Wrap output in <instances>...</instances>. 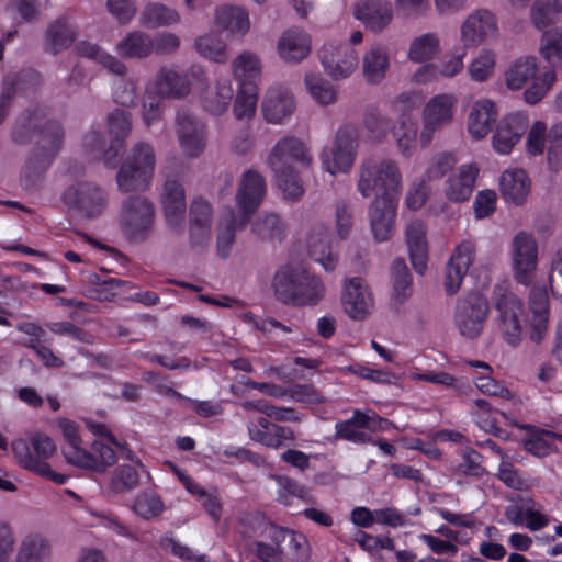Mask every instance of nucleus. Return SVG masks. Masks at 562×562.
<instances>
[{
	"instance_id": "1",
	"label": "nucleus",
	"mask_w": 562,
	"mask_h": 562,
	"mask_svg": "<svg viewBox=\"0 0 562 562\" xmlns=\"http://www.w3.org/2000/svg\"><path fill=\"white\" fill-rule=\"evenodd\" d=\"M274 297L285 305L314 306L325 296V285L315 274L301 266H281L273 276Z\"/></svg>"
},
{
	"instance_id": "2",
	"label": "nucleus",
	"mask_w": 562,
	"mask_h": 562,
	"mask_svg": "<svg viewBox=\"0 0 562 562\" xmlns=\"http://www.w3.org/2000/svg\"><path fill=\"white\" fill-rule=\"evenodd\" d=\"M358 190L368 198L374 190L400 196L402 191V175L396 162L389 158L370 157L360 166Z\"/></svg>"
},
{
	"instance_id": "3",
	"label": "nucleus",
	"mask_w": 562,
	"mask_h": 562,
	"mask_svg": "<svg viewBox=\"0 0 562 562\" xmlns=\"http://www.w3.org/2000/svg\"><path fill=\"white\" fill-rule=\"evenodd\" d=\"M61 200L69 214L79 220H94L108 206L106 192L93 182L82 181L69 186Z\"/></svg>"
},
{
	"instance_id": "4",
	"label": "nucleus",
	"mask_w": 562,
	"mask_h": 562,
	"mask_svg": "<svg viewBox=\"0 0 562 562\" xmlns=\"http://www.w3.org/2000/svg\"><path fill=\"white\" fill-rule=\"evenodd\" d=\"M154 204L143 195H131L122 202L119 224L124 236L132 241L145 240L154 224Z\"/></svg>"
},
{
	"instance_id": "5",
	"label": "nucleus",
	"mask_w": 562,
	"mask_h": 562,
	"mask_svg": "<svg viewBox=\"0 0 562 562\" xmlns=\"http://www.w3.org/2000/svg\"><path fill=\"white\" fill-rule=\"evenodd\" d=\"M490 313L488 301L480 292H470L458 299L453 313V324L467 339H476L484 330Z\"/></svg>"
},
{
	"instance_id": "6",
	"label": "nucleus",
	"mask_w": 562,
	"mask_h": 562,
	"mask_svg": "<svg viewBox=\"0 0 562 562\" xmlns=\"http://www.w3.org/2000/svg\"><path fill=\"white\" fill-rule=\"evenodd\" d=\"M492 303L498 313L499 327L504 339L510 346L521 340L522 327L520 316L524 305L521 300L505 284H496L492 292Z\"/></svg>"
},
{
	"instance_id": "7",
	"label": "nucleus",
	"mask_w": 562,
	"mask_h": 562,
	"mask_svg": "<svg viewBox=\"0 0 562 562\" xmlns=\"http://www.w3.org/2000/svg\"><path fill=\"white\" fill-rule=\"evenodd\" d=\"M325 74L334 80L348 78L357 69V50L348 43L329 40L317 52Z\"/></svg>"
},
{
	"instance_id": "8",
	"label": "nucleus",
	"mask_w": 562,
	"mask_h": 562,
	"mask_svg": "<svg viewBox=\"0 0 562 562\" xmlns=\"http://www.w3.org/2000/svg\"><path fill=\"white\" fill-rule=\"evenodd\" d=\"M176 134L183 155L200 157L207 143L205 124L187 109H180L175 117Z\"/></svg>"
},
{
	"instance_id": "9",
	"label": "nucleus",
	"mask_w": 562,
	"mask_h": 562,
	"mask_svg": "<svg viewBox=\"0 0 562 562\" xmlns=\"http://www.w3.org/2000/svg\"><path fill=\"white\" fill-rule=\"evenodd\" d=\"M510 255L515 280L529 285L538 261V245L533 236L526 232L517 233L512 241Z\"/></svg>"
},
{
	"instance_id": "10",
	"label": "nucleus",
	"mask_w": 562,
	"mask_h": 562,
	"mask_svg": "<svg viewBox=\"0 0 562 562\" xmlns=\"http://www.w3.org/2000/svg\"><path fill=\"white\" fill-rule=\"evenodd\" d=\"M266 193V179L259 171L248 169L241 175L235 198L241 226L250 221L252 214L261 205Z\"/></svg>"
},
{
	"instance_id": "11",
	"label": "nucleus",
	"mask_w": 562,
	"mask_h": 562,
	"mask_svg": "<svg viewBox=\"0 0 562 562\" xmlns=\"http://www.w3.org/2000/svg\"><path fill=\"white\" fill-rule=\"evenodd\" d=\"M397 200L391 193H381L370 204L368 216L375 240L386 241L393 235Z\"/></svg>"
},
{
	"instance_id": "12",
	"label": "nucleus",
	"mask_w": 562,
	"mask_h": 562,
	"mask_svg": "<svg viewBox=\"0 0 562 562\" xmlns=\"http://www.w3.org/2000/svg\"><path fill=\"white\" fill-rule=\"evenodd\" d=\"M497 32L495 14L487 9H477L462 23L461 41L465 47H475L496 37Z\"/></svg>"
},
{
	"instance_id": "13",
	"label": "nucleus",
	"mask_w": 562,
	"mask_h": 562,
	"mask_svg": "<svg viewBox=\"0 0 562 562\" xmlns=\"http://www.w3.org/2000/svg\"><path fill=\"white\" fill-rule=\"evenodd\" d=\"M64 128L57 120L37 122V171L47 170L61 149Z\"/></svg>"
},
{
	"instance_id": "14",
	"label": "nucleus",
	"mask_w": 562,
	"mask_h": 562,
	"mask_svg": "<svg viewBox=\"0 0 562 562\" xmlns=\"http://www.w3.org/2000/svg\"><path fill=\"white\" fill-rule=\"evenodd\" d=\"M358 147V133L355 126H341L335 137L330 151L331 161L323 159L325 168L335 175L338 171H347L353 164Z\"/></svg>"
},
{
	"instance_id": "15",
	"label": "nucleus",
	"mask_w": 562,
	"mask_h": 562,
	"mask_svg": "<svg viewBox=\"0 0 562 562\" xmlns=\"http://www.w3.org/2000/svg\"><path fill=\"white\" fill-rule=\"evenodd\" d=\"M530 339L540 344L548 331L550 318V299L546 285L533 284L528 295Z\"/></svg>"
},
{
	"instance_id": "16",
	"label": "nucleus",
	"mask_w": 562,
	"mask_h": 562,
	"mask_svg": "<svg viewBox=\"0 0 562 562\" xmlns=\"http://www.w3.org/2000/svg\"><path fill=\"white\" fill-rule=\"evenodd\" d=\"M527 115L515 112L504 116L496 125L492 137L493 148L501 155H507L521 139L528 128Z\"/></svg>"
},
{
	"instance_id": "17",
	"label": "nucleus",
	"mask_w": 562,
	"mask_h": 562,
	"mask_svg": "<svg viewBox=\"0 0 562 562\" xmlns=\"http://www.w3.org/2000/svg\"><path fill=\"white\" fill-rule=\"evenodd\" d=\"M312 158L304 143L294 137L285 136L277 142L268 155L267 164L270 169L293 167L292 164H301L306 167Z\"/></svg>"
},
{
	"instance_id": "18",
	"label": "nucleus",
	"mask_w": 562,
	"mask_h": 562,
	"mask_svg": "<svg viewBox=\"0 0 562 562\" xmlns=\"http://www.w3.org/2000/svg\"><path fill=\"white\" fill-rule=\"evenodd\" d=\"M296 108L294 95L283 86L270 87L262 101L261 110L267 122L281 124L290 119Z\"/></svg>"
},
{
	"instance_id": "19",
	"label": "nucleus",
	"mask_w": 562,
	"mask_h": 562,
	"mask_svg": "<svg viewBox=\"0 0 562 562\" xmlns=\"http://www.w3.org/2000/svg\"><path fill=\"white\" fill-rule=\"evenodd\" d=\"M213 211L203 198H195L189 210V235L193 248H203L210 240Z\"/></svg>"
},
{
	"instance_id": "20",
	"label": "nucleus",
	"mask_w": 562,
	"mask_h": 562,
	"mask_svg": "<svg viewBox=\"0 0 562 562\" xmlns=\"http://www.w3.org/2000/svg\"><path fill=\"white\" fill-rule=\"evenodd\" d=\"M475 257V246L471 240L461 241L452 254L446 269L445 289L454 294L462 283Z\"/></svg>"
},
{
	"instance_id": "21",
	"label": "nucleus",
	"mask_w": 562,
	"mask_h": 562,
	"mask_svg": "<svg viewBox=\"0 0 562 562\" xmlns=\"http://www.w3.org/2000/svg\"><path fill=\"white\" fill-rule=\"evenodd\" d=\"M345 312L352 319H363L373 306V300L362 278L355 277L346 281L342 294Z\"/></svg>"
},
{
	"instance_id": "22",
	"label": "nucleus",
	"mask_w": 562,
	"mask_h": 562,
	"mask_svg": "<svg viewBox=\"0 0 562 562\" xmlns=\"http://www.w3.org/2000/svg\"><path fill=\"white\" fill-rule=\"evenodd\" d=\"M161 204L168 225L177 233H182L187 206L182 184L175 179H167L162 187Z\"/></svg>"
},
{
	"instance_id": "23",
	"label": "nucleus",
	"mask_w": 562,
	"mask_h": 562,
	"mask_svg": "<svg viewBox=\"0 0 562 562\" xmlns=\"http://www.w3.org/2000/svg\"><path fill=\"white\" fill-rule=\"evenodd\" d=\"M453 100L440 94L430 99L424 110V130L420 134L424 144L429 143L435 131L448 124L452 119Z\"/></svg>"
},
{
	"instance_id": "24",
	"label": "nucleus",
	"mask_w": 562,
	"mask_h": 562,
	"mask_svg": "<svg viewBox=\"0 0 562 562\" xmlns=\"http://www.w3.org/2000/svg\"><path fill=\"white\" fill-rule=\"evenodd\" d=\"M59 427L67 445L63 448V454L69 464L79 468L97 465V458L81 448V439L78 435V425L67 418L59 419Z\"/></svg>"
},
{
	"instance_id": "25",
	"label": "nucleus",
	"mask_w": 562,
	"mask_h": 562,
	"mask_svg": "<svg viewBox=\"0 0 562 562\" xmlns=\"http://www.w3.org/2000/svg\"><path fill=\"white\" fill-rule=\"evenodd\" d=\"M108 127L114 139L104 153V164L113 168L116 165V157L123 147V142L132 131L131 114L125 110L115 109L108 115Z\"/></svg>"
},
{
	"instance_id": "26",
	"label": "nucleus",
	"mask_w": 562,
	"mask_h": 562,
	"mask_svg": "<svg viewBox=\"0 0 562 562\" xmlns=\"http://www.w3.org/2000/svg\"><path fill=\"white\" fill-rule=\"evenodd\" d=\"M355 16L371 31L381 32L393 19L392 5L386 0H363L356 5Z\"/></svg>"
},
{
	"instance_id": "27",
	"label": "nucleus",
	"mask_w": 562,
	"mask_h": 562,
	"mask_svg": "<svg viewBox=\"0 0 562 562\" xmlns=\"http://www.w3.org/2000/svg\"><path fill=\"white\" fill-rule=\"evenodd\" d=\"M405 235L413 268L418 274H424L427 269L428 260V245L424 222L420 220L409 222Z\"/></svg>"
},
{
	"instance_id": "28",
	"label": "nucleus",
	"mask_w": 562,
	"mask_h": 562,
	"mask_svg": "<svg viewBox=\"0 0 562 562\" xmlns=\"http://www.w3.org/2000/svg\"><path fill=\"white\" fill-rule=\"evenodd\" d=\"M310 257L321 263L326 271H333L338 262V255L331 249V234L328 228L314 227L307 237Z\"/></svg>"
},
{
	"instance_id": "29",
	"label": "nucleus",
	"mask_w": 562,
	"mask_h": 562,
	"mask_svg": "<svg viewBox=\"0 0 562 562\" xmlns=\"http://www.w3.org/2000/svg\"><path fill=\"white\" fill-rule=\"evenodd\" d=\"M311 52L310 35L299 27L282 33L278 42V53L286 63H300Z\"/></svg>"
},
{
	"instance_id": "30",
	"label": "nucleus",
	"mask_w": 562,
	"mask_h": 562,
	"mask_svg": "<svg viewBox=\"0 0 562 562\" xmlns=\"http://www.w3.org/2000/svg\"><path fill=\"white\" fill-rule=\"evenodd\" d=\"M156 90L164 98L179 99L190 93L191 83L186 72L165 66L156 75Z\"/></svg>"
},
{
	"instance_id": "31",
	"label": "nucleus",
	"mask_w": 562,
	"mask_h": 562,
	"mask_svg": "<svg viewBox=\"0 0 562 562\" xmlns=\"http://www.w3.org/2000/svg\"><path fill=\"white\" fill-rule=\"evenodd\" d=\"M214 22L221 31L245 36L250 30L249 14L246 9L233 4H223L215 9Z\"/></svg>"
},
{
	"instance_id": "32",
	"label": "nucleus",
	"mask_w": 562,
	"mask_h": 562,
	"mask_svg": "<svg viewBox=\"0 0 562 562\" xmlns=\"http://www.w3.org/2000/svg\"><path fill=\"white\" fill-rule=\"evenodd\" d=\"M499 189L503 199L515 205L526 202L530 191V182L522 169L506 170L499 180Z\"/></svg>"
},
{
	"instance_id": "33",
	"label": "nucleus",
	"mask_w": 562,
	"mask_h": 562,
	"mask_svg": "<svg viewBox=\"0 0 562 562\" xmlns=\"http://www.w3.org/2000/svg\"><path fill=\"white\" fill-rule=\"evenodd\" d=\"M479 169L473 165H462L458 172L447 180L446 196L452 202H464L471 196Z\"/></svg>"
},
{
	"instance_id": "34",
	"label": "nucleus",
	"mask_w": 562,
	"mask_h": 562,
	"mask_svg": "<svg viewBox=\"0 0 562 562\" xmlns=\"http://www.w3.org/2000/svg\"><path fill=\"white\" fill-rule=\"evenodd\" d=\"M497 115L494 102L486 99L476 101L469 114V133L476 139L484 138L491 132Z\"/></svg>"
},
{
	"instance_id": "35",
	"label": "nucleus",
	"mask_w": 562,
	"mask_h": 562,
	"mask_svg": "<svg viewBox=\"0 0 562 562\" xmlns=\"http://www.w3.org/2000/svg\"><path fill=\"white\" fill-rule=\"evenodd\" d=\"M389 67V53L384 46L375 44L364 53L362 74L368 83H380L385 78Z\"/></svg>"
},
{
	"instance_id": "36",
	"label": "nucleus",
	"mask_w": 562,
	"mask_h": 562,
	"mask_svg": "<svg viewBox=\"0 0 562 562\" xmlns=\"http://www.w3.org/2000/svg\"><path fill=\"white\" fill-rule=\"evenodd\" d=\"M77 27L68 18H57L46 31L45 49L52 54L68 48L77 38Z\"/></svg>"
},
{
	"instance_id": "37",
	"label": "nucleus",
	"mask_w": 562,
	"mask_h": 562,
	"mask_svg": "<svg viewBox=\"0 0 562 562\" xmlns=\"http://www.w3.org/2000/svg\"><path fill=\"white\" fill-rule=\"evenodd\" d=\"M179 22V12L171 7L159 2L147 3L139 15V23L146 29L165 27Z\"/></svg>"
},
{
	"instance_id": "38",
	"label": "nucleus",
	"mask_w": 562,
	"mask_h": 562,
	"mask_svg": "<svg viewBox=\"0 0 562 562\" xmlns=\"http://www.w3.org/2000/svg\"><path fill=\"white\" fill-rule=\"evenodd\" d=\"M251 233L261 241H281L286 234V225L277 213H262L251 225Z\"/></svg>"
},
{
	"instance_id": "39",
	"label": "nucleus",
	"mask_w": 562,
	"mask_h": 562,
	"mask_svg": "<svg viewBox=\"0 0 562 562\" xmlns=\"http://www.w3.org/2000/svg\"><path fill=\"white\" fill-rule=\"evenodd\" d=\"M153 178L154 176L123 161L116 173V184L122 193L144 192L149 188Z\"/></svg>"
},
{
	"instance_id": "40",
	"label": "nucleus",
	"mask_w": 562,
	"mask_h": 562,
	"mask_svg": "<svg viewBox=\"0 0 562 562\" xmlns=\"http://www.w3.org/2000/svg\"><path fill=\"white\" fill-rule=\"evenodd\" d=\"M117 53L127 58H145L153 53L151 36L142 31L130 32L116 45Z\"/></svg>"
},
{
	"instance_id": "41",
	"label": "nucleus",
	"mask_w": 562,
	"mask_h": 562,
	"mask_svg": "<svg viewBox=\"0 0 562 562\" xmlns=\"http://www.w3.org/2000/svg\"><path fill=\"white\" fill-rule=\"evenodd\" d=\"M391 283L393 299L403 303L413 292V278L404 259L396 258L391 266Z\"/></svg>"
},
{
	"instance_id": "42",
	"label": "nucleus",
	"mask_w": 562,
	"mask_h": 562,
	"mask_svg": "<svg viewBox=\"0 0 562 562\" xmlns=\"http://www.w3.org/2000/svg\"><path fill=\"white\" fill-rule=\"evenodd\" d=\"M248 435L251 440L273 449H279L285 441H293L295 438L294 431L290 427L278 424L266 431L258 430V427L251 423L248 425Z\"/></svg>"
},
{
	"instance_id": "43",
	"label": "nucleus",
	"mask_w": 562,
	"mask_h": 562,
	"mask_svg": "<svg viewBox=\"0 0 562 562\" xmlns=\"http://www.w3.org/2000/svg\"><path fill=\"white\" fill-rule=\"evenodd\" d=\"M76 50L80 56L94 60L115 75L123 76L126 72V67L122 61L95 44L82 41L77 44Z\"/></svg>"
},
{
	"instance_id": "44",
	"label": "nucleus",
	"mask_w": 562,
	"mask_h": 562,
	"mask_svg": "<svg viewBox=\"0 0 562 562\" xmlns=\"http://www.w3.org/2000/svg\"><path fill=\"white\" fill-rule=\"evenodd\" d=\"M234 95L232 85L228 80L218 81L216 86L207 90L203 97V108L213 115L224 113Z\"/></svg>"
},
{
	"instance_id": "45",
	"label": "nucleus",
	"mask_w": 562,
	"mask_h": 562,
	"mask_svg": "<svg viewBox=\"0 0 562 562\" xmlns=\"http://www.w3.org/2000/svg\"><path fill=\"white\" fill-rule=\"evenodd\" d=\"M233 75L243 85L254 82L261 74V61L257 54L250 50L240 53L233 60Z\"/></svg>"
},
{
	"instance_id": "46",
	"label": "nucleus",
	"mask_w": 562,
	"mask_h": 562,
	"mask_svg": "<svg viewBox=\"0 0 562 562\" xmlns=\"http://www.w3.org/2000/svg\"><path fill=\"white\" fill-rule=\"evenodd\" d=\"M240 225V213L236 216L234 210L229 209L225 215L222 216L218 225L217 233V252L222 258L228 256V252L235 241V233Z\"/></svg>"
},
{
	"instance_id": "47",
	"label": "nucleus",
	"mask_w": 562,
	"mask_h": 562,
	"mask_svg": "<svg viewBox=\"0 0 562 562\" xmlns=\"http://www.w3.org/2000/svg\"><path fill=\"white\" fill-rule=\"evenodd\" d=\"M537 60L533 56L518 58L506 71V85L512 90H519L537 71Z\"/></svg>"
},
{
	"instance_id": "48",
	"label": "nucleus",
	"mask_w": 562,
	"mask_h": 562,
	"mask_svg": "<svg viewBox=\"0 0 562 562\" xmlns=\"http://www.w3.org/2000/svg\"><path fill=\"white\" fill-rule=\"evenodd\" d=\"M123 161L154 176L156 168L155 148L150 143L139 140L131 147Z\"/></svg>"
},
{
	"instance_id": "49",
	"label": "nucleus",
	"mask_w": 562,
	"mask_h": 562,
	"mask_svg": "<svg viewBox=\"0 0 562 562\" xmlns=\"http://www.w3.org/2000/svg\"><path fill=\"white\" fill-rule=\"evenodd\" d=\"M440 41L436 33H426L415 37L409 45L408 59L425 63L432 59L439 52Z\"/></svg>"
},
{
	"instance_id": "50",
	"label": "nucleus",
	"mask_w": 562,
	"mask_h": 562,
	"mask_svg": "<svg viewBox=\"0 0 562 562\" xmlns=\"http://www.w3.org/2000/svg\"><path fill=\"white\" fill-rule=\"evenodd\" d=\"M562 13V0H535L531 8V21L541 30L555 23Z\"/></svg>"
},
{
	"instance_id": "51",
	"label": "nucleus",
	"mask_w": 562,
	"mask_h": 562,
	"mask_svg": "<svg viewBox=\"0 0 562 562\" xmlns=\"http://www.w3.org/2000/svg\"><path fill=\"white\" fill-rule=\"evenodd\" d=\"M274 173L277 184L283 192L285 199L297 201L304 194L302 181L293 167L271 169Z\"/></svg>"
},
{
	"instance_id": "52",
	"label": "nucleus",
	"mask_w": 562,
	"mask_h": 562,
	"mask_svg": "<svg viewBox=\"0 0 562 562\" xmlns=\"http://www.w3.org/2000/svg\"><path fill=\"white\" fill-rule=\"evenodd\" d=\"M361 416V411L356 409L350 419L338 422L335 425V439H344L353 443L371 442V436L363 430V427L358 423Z\"/></svg>"
},
{
	"instance_id": "53",
	"label": "nucleus",
	"mask_w": 562,
	"mask_h": 562,
	"mask_svg": "<svg viewBox=\"0 0 562 562\" xmlns=\"http://www.w3.org/2000/svg\"><path fill=\"white\" fill-rule=\"evenodd\" d=\"M194 47L201 56L210 60L225 63L228 59L226 44L215 35L206 34L198 37Z\"/></svg>"
},
{
	"instance_id": "54",
	"label": "nucleus",
	"mask_w": 562,
	"mask_h": 562,
	"mask_svg": "<svg viewBox=\"0 0 562 562\" xmlns=\"http://www.w3.org/2000/svg\"><path fill=\"white\" fill-rule=\"evenodd\" d=\"M251 524H256L258 528H263L262 532L258 533L254 530L255 536L266 537L270 540V544L274 547L282 548V543L290 541L293 536V529H289L285 527L277 526L276 524L268 521L265 516L256 515L251 520Z\"/></svg>"
},
{
	"instance_id": "55",
	"label": "nucleus",
	"mask_w": 562,
	"mask_h": 562,
	"mask_svg": "<svg viewBox=\"0 0 562 562\" xmlns=\"http://www.w3.org/2000/svg\"><path fill=\"white\" fill-rule=\"evenodd\" d=\"M257 103V87L254 82L239 85L235 103L234 114L238 120L248 119L255 113Z\"/></svg>"
},
{
	"instance_id": "56",
	"label": "nucleus",
	"mask_w": 562,
	"mask_h": 562,
	"mask_svg": "<svg viewBox=\"0 0 562 562\" xmlns=\"http://www.w3.org/2000/svg\"><path fill=\"white\" fill-rule=\"evenodd\" d=\"M540 54L552 67L562 65V29H554L542 35Z\"/></svg>"
},
{
	"instance_id": "57",
	"label": "nucleus",
	"mask_w": 562,
	"mask_h": 562,
	"mask_svg": "<svg viewBox=\"0 0 562 562\" xmlns=\"http://www.w3.org/2000/svg\"><path fill=\"white\" fill-rule=\"evenodd\" d=\"M305 85L311 95L321 104H330L337 99V91L334 86L319 76L306 75Z\"/></svg>"
},
{
	"instance_id": "58",
	"label": "nucleus",
	"mask_w": 562,
	"mask_h": 562,
	"mask_svg": "<svg viewBox=\"0 0 562 562\" xmlns=\"http://www.w3.org/2000/svg\"><path fill=\"white\" fill-rule=\"evenodd\" d=\"M368 137L374 142H382L390 131L394 130L393 122L379 112H368L363 120Z\"/></svg>"
},
{
	"instance_id": "59",
	"label": "nucleus",
	"mask_w": 562,
	"mask_h": 562,
	"mask_svg": "<svg viewBox=\"0 0 562 562\" xmlns=\"http://www.w3.org/2000/svg\"><path fill=\"white\" fill-rule=\"evenodd\" d=\"M562 440V435L555 434L550 430H540L529 438L525 439L522 445L526 451L529 453L542 458L548 456L552 451V445L550 439Z\"/></svg>"
},
{
	"instance_id": "60",
	"label": "nucleus",
	"mask_w": 562,
	"mask_h": 562,
	"mask_svg": "<svg viewBox=\"0 0 562 562\" xmlns=\"http://www.w3.org/2000/svg\"><path fill=\"white\" fill-rule=\"evenodd\" d=\"M12 450L20 464L30 471H35V435L19 438L12 442Z\"/></svg>"
},
{
	"instance_id": "61",
	"label": "nucleus",
	"mask_w": 562,
	"mask_h": 562,
	"mask_svg": "<svg viewBox=\"0 0 562 562\" xmlns=\"http://www.w3.org/2000/svg\"><path fill=\"white\" fill-rule=\"evenodd\" d=\"M35 134V114L26 110L15 122L12 130V140L15 144L24 145L32 142Z\"/></svg>"
},
{
	"instance_id": "62",
	"label": "nucleus",
	"mask_w": 562,
	"mask_h": 562,
	"mask_svg": "<svg viewBox=\"0 0 562 562\" xmlns=\"http://www.w3.org/2000/svg\"><path fill=\"white\" fill-rule=\"evenodd\" d=\"M555 79L554 70H548L542 77L536 78L532 85L524 92L525 101L531 105L541 101L555 82Z\"/></svg>"
},
{
	"instance_id": "63",
	"label": "nucleus",
	"mask_w": 562,
	"mask_h": 562,
	"mask_svg": "<svg viewBox=\"0 0 562 562\" xmlns=\"http://www.w3.org/2000/svg\"><path fill=\"white\" fill-rule=\"evenodd\" d=\"M134 512L145 519L157 516L162 510V502L153 493H143L134 502Z\"/></svg>"
},
{
	"instance_id": "64",
	"label": "nucleus",
	"mask_w": 562,
	"mask_h": 562,
	"mask_svg": "<svg viewBox=\"0 0 562 562\" xmlns=\"http://www.w3.org/2000/svg\"><path fill=\"white\" fill-rule=\"evenodd\" d=\"M138 483V472L132 465H120L111 482L112 488L117 493L133 490Z\"/></svg>"
}]
</instances>
